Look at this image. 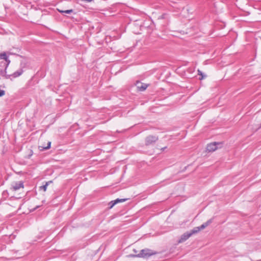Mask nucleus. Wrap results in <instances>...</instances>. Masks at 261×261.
<instances>
[{
	"label": "nucleus",
	"mask_w": 261,
	"mask_h": 261,
	"mask_svg": "<svg viewBox=\"0 0 261 261\" xmlns=\"http://www.w3.org/2000/svg\"><path fill=\"white\" fill-rule=\"evenodd\" d=\"M10 61L6 53L0 54V66L3 69H0V75L2 76H5L6 79L10 77L9 75H6V69L8 67Z\"/></svg>",
	"instance_id": "f257e3e1"
},
{
	"label": "nucleus",
	"mask_w": 261,
	"mask_h": 261,
	"mask_svg": "<svg viewBox=\"0 0 261 261\" xmlns=\"http://www.w3.org/2000/svg\"><path fill=\"white\" fill-rule=\"evenodd\" d=\"M155 253L153 252V251H152L150 249H142L140 251V253L138 254H136V255H134V254H129L128 255V256L129 257H149L153 254H154Z\"/></svg>",
	"instance_id": "f03ea898"
},
{
	"label": "nucleus",
	"mask_w": 261,
	"mask_h": 261,
	"mask_svg": "<svg viewBox=\"0 0 261 261\" xmlns=\"http://www.w3.org/2000/svg\"><path fill=\"white\" fill-rule=\"evenodd\" d=\"M222 146V143L214 142L207 144L206 149L208 151H214Z\"/></svg>",
	"instance_id": "7ed1b4c3"
},
{
	"label": "nucleus",
	"mask_w": 261,
	"mask_h": 261,
	"mask_svg": "<svg viewBox=\"0 0 261 261\" xmlns=\"http://www.w3.org/2000/svg\"><path fill=\"white\" fill-rule=\"evenodd\" d=\"M159 139L157 136L149 135L146 137L145 144L146 146L152 145L155 143Z\"/></svg>",
	"instance_id": "20e7f679"
},
{
	"label": "nucleus",
	"mask_w": 261,
	"mask_h": 261,
	"mask_svg": "<svg viewBox=\"0 0 261 261\" xmlns=\"http://www.w3.org/2000/svg\"><path fill=\"white\" fill-rule=\"evenodd\" d=\"M11 187L13 191L18 190L20 188L24 187L23 182L22 181L14 182L12 184Z\"/></svg>",
	"instance_id": "39448f33"
},
{
	"label": "nucleus",
	"mask_w": 261,
	"mask_h": 261,
	"mask_svg": "<svg viewBox=\"0 0 261 261\" xmlns=\"http://www.w3.org/2000/svg\"><path fill=\"white\" fill-rule=\"evenodd\" d=\"M136 86L137 87L138 91H144L148 87V85L144 84V83H141L140 82H137L136 84Z\"/></svg>",
	"instance_id": "423d86ee"
},
{
	"label": "nucleus",
	"mask_w": 261,
	"mask_h": 261,
	"mask_svg": "<svg viewBox=\"0 0 261 261\" xmlns=\"http://www.w3.org/2000/svg\"><path fill=\"white\" fill-rule=\"evenodd\" d=\"M191 236H192L191 233H190L189 231H187L181 235L178 242H184L188 240Z\"/></svg>",
	"instance_id": "0eeeda50"
},
{
	"label": "nucleus",
	"mask_w": 261,
	"mask_h": 261,
	"mask_svg": "<svg viewBox=\"0 0 261 261\" xmlns=\"http://www.w3.org/2000/svg\"><path fill=\"white\" fill-rule=\"evenodd\" d=\"M213 222V219H210L207 220L206 222L203 223L200 226L201 229H203L207 226H208L210 224H211Z\"/></svg>",
	"instance_id": "6e6552de"
},
{
	"label": "nucleus",
	"mask_w": 261,
	"mask_h": 261,
	"mask_svg": "<svg viewBox=\"0 0 261 261\" xmlns=\"http://www.w3.org/2000/svg\"><path fill=\"white\" fill-rule=\"evenodd\" d=\"M23 72V70L22 69H19L17 71L14 72L13 73L12 75L14 77H18L19 76L21 75L22 74Z\"/></svg>",
	"instance_id": "1a4fd4ad"
},
{
	"label": "nucleus",
	"mask_w": 261,
	"mask_h": 261,
	"mask_svg": "<svg viewBox=\"0 0 261 261\" xmlns=\"http://www.w3.org/2000/svg\"><path fill=\"white\" fill-rule=\"evenodd\" d=\"M201 230V229L200 226L195 227L193 229L190 230L189 232H190V233H191V235L192 236L193 234L198 233Z\"/></svg>",
	"instance_id": "9d476101"
},
{
	"label": "nucleus",
	"mask_w": 261,
	"mask_h": 261,
	"mask_svg": "<svg viewBox=\"0 0 261 261\" xmlns=\"http://www.w3.org/2000/svg\"><path fill=\"white\" fill-rule=\"evenodd\" d=\"M50 145H51V142H48V143H47V146L44 147V146H39V148L40 150L43 151V150H47V149H48L49 148H50Z\"/></svg>",
	"instance_id": "9b49d317"
},
{
	"label": "nucleus",
	"mask_w": 261,
	"mask_h": 261,
	"mask_svg": "<svg viewBox=\"0 0 261 261\" xmlns=\"http://www.w3.org/2000/svg\"><path fill=\"white\" fill-rule=\"evenodd\" d=\"M128 199L127 198H122V199H120V198H117L115 200V202H116V204L119 203V202H125Z\"/></svg>",
	"instance_id": "f8f14e48"
},
{
	"label": "nucleus",
	"mask_w": 261,
	"mask_h": 261,
	"mask_svg": "<svg viewBox=\"0 0 261 261\" xmlns=\"http://www.w3.org/2000/svg\"><path fill=\"white\" fill-rule=\"evenodd\" d=\"M58 11L62 13H66V14H70L72 12H73L72 9L67 10H65V11H61V10H58Z\"/></svg>",
	"instance_id": "ddd939ff"
},
{
	"label": "nucleus",
	"mask_w": 261,
	"mask_h": 261,
	"mask_svg": "<svg viewBox=\"0 0 261 261\" xmlns=\"http://www.w3.org/2000/svg\"><path fill=\"white\" fill-rule=\"evenodd\" d=\"M198 74L201 76V77H199L200 80H201L203 79L205 77H206V75H204L201 70H198Z\"/></svg>",
	"instance_id": "4468645a"
},
{
	"label": "nucleus",
	"mask_w": 261,
	"mask_h": 261,
	"mask_svg": "<svg viewBox=\"0 0 261 261\" xmlns=\"http://www.w3.org/2000/svg\"><path fill=\"white\" fill-rule=\"evenodd\" d=\"M115 204H116V203L115 202V200L110 201L109 203V208H112Z\"/></svg>",
	"instance_id": "2eb2a0df"
},
{
	"label": "nucleus",
	"mask_w": 261,
	"mask_h": 261,
	"mask_svg": "<svg viewBox=\"0 0 261 261\" xmlns=\"http://www.w3.org/2000/svg\"><path fill=\"white\" fill-rule=\"evenodd\" d=\"M48 183H49V182H47L46 183L45 185H43L42 186H41L40 187V189H43L44 191H45L46 190V188H47V186L48 185Z\"/></svg>",
	"instance_id": "dca6fc26"
},
{
	"label": "nucleus",
	"mask_w": 261,
	"mask_h": 261,
	"mask_svg": "<svg viewBox=\"0 0 261 261\" xmlns=\"http://www.w3.org/2000/svg\"><path fill=\"white\" fill-rule=\"evenodd\" d=\"M5 91L0 89V97H2L5 95Z\"/></svg>",
	"instance_id": "f3484780"
},
{
	"label": "nucleus",
	"mask_w": 261,
	"mask_h": 261,
	"mask_svg": "<svg viewBox=\"0 0 261 261\" xmlns=\"http://www.w3.org/2000/svg\"><path fill=\"white\" fill-rule=\"evenodd\" d=\"M165 15H166V14H163L161 16V18H165Z\"/></svg>",
	"instance_id": "a211bd4d"
},
{
	"label": "nucleus",
	"mask_w": 261,
	"mask_h": 261,
	"mask_svg": "<svg viewBox=\"0 0 261 261\" xmlns=\"http://www.w3.org/2000/svg\"><path fill=\"white\" fill-rule=\"evenodd\" d=\"M166 148H167V147H163V148H162L161 149V150H162V151H164V150Z\"/></svg>",
	"instance_id": "6ab92c4d"
},
{
	"label": "nucleus",
	"mask_w": 261,
	"mask_h": 261,
	"mask_svg": "<svg viewBox=\"0 0 261 261\" xmlns=\"http://www.w3.org/2000/svg\"><path fill=\"white\" fill-rule=\"evenodd\" d=\"M39 206H37L35 208V209H36L37 208L39 207Z\"/></svg>",
	"instance_id": "aec40b11"
},
{
	"label": "nucleus",
	"mask_w": 261,
	"mask_h": 261,
	"mask_svg": "<svg viewBox=\"0 0 261 261\" xmlns=\"http://www.w3.org/2000/svg\"><path fill=\"white\" fill-rule=\"evenodd\" d=\"M260 127H261V123H260Z\"/></svg>",
	"instance_id": "412c9836"
}]
</instances>
